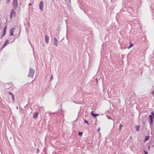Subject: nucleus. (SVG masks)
I'll list each match as a JSON object with an SVG mask.
<instances>
[{"label": "nucleus", "mask_w": 154, "mask_h": 154, "mask_svg": "<svg viewBox=\"0 0 154 154\" xmlns=\"http://www.w3.org/2000/svg\"><path fill=\"white\" fill-rule=\"evenodd\" d=\"M39 7L40 10L43 11V9L44 8V2L43 1H42L39 4Z\"/></svg>", "instance_id": "nucleus-4"}, {"label": "nucleus", "mask_w": 154, "mask_h": 154, "mask_svg": "<svg viewBox=\"0 0 154 154\" xmlns=\"http://www.w3.org/2000/svg\"><path fill=\"white\" fill-rule=\"evenodd\" d=\"M11 1V0H7L6 3L7 4H9Z\"/></svg>", "instance_id": "nucleus-22"}, {"label": "nucleus", "mask_w": 154, "mask_h": 154, "mask_svg": "<svg viewBox=\"0 0 154 154\" xmlns=\"http://www.w3.org/2000/svg\"><path fill=\"white\" fill-rule=\"evenodd\" d=\"M133 46H134L133 44L131 42H130V44H129V46L128 47V49H130V48H131V47H132Z\"/></svg>", "instance_id": "nucleus-16"}, {"label": "nucleus", "mask_w": 154, "mask_h": 154, "mask_svg": "<svg viewBox=\"0 0 154 154\" xmlns=\"http://www.w3.org/2000/svg\"><path fill=\"white\" fill-rule=\"evenodd\" d=\"M148 148L149 150L150 149V146L149 145L148 146Z\"/></svg>", "instance_id": "nucleus-30"}, {"label": "nucleus", "mask_w": 154, "mask_h": 154, "mask_svg": "<svg viewBox=\"0 0 154 154\" xmlns=\"http://www.w3.org/2000/svg\"><path fill=\"white\" fill-rule=\"evenodd\" d=\"M150 138V136H146L145 137V140H144V142H146L147 140H149Z\"/></svg>", "instance_id": "nucleus-15"}, {"label": "nucleus", "mask_w": 154, "mask_h": 154, "mask_svg": "<svg viewBox=\"0 0 154 154\" xmlns=\"http://www.w3.org/2000/svg\"><path fill=\"white\" fill-rule=\"evenodd\" d=\"M143 152L144 154H148V152L143 150Z\"/></svg>", "instance_id": "nucleus-25"}, {"label": "nucleus", "mask_w": 154, "mask_h": 154, "mask_svg": "<svg viewBox=\"0 0 154 154\" xmlns=\"http://www.w3.org/2000/svg\"><path fill=\"white\" fill-rule=\"evenodd\" d=\"M154 144L152 146V147H154Z\"/></svg>", "instance_id": "nucleus-34"}, {"label": "nucleus", "mask_w": 154, "mask_h": 154, "mask_svg": "<svg viewBox=\"0 0 154 154\" xmlns=\"http://www.w3.org/2000/svg\"><path fill=\"white\" fill-rule=\"evenodd\" d=\"M52 79V75H51V79H50L51 80Z\"/></svg>", "instance_id": "nucleus-31"}, {"label": "nucleus", "mask_w": 154, "mask_h": 154, "mask_svg": "<svg viewBox=\"0 0 154 154\" xmlns=\"http://www.w3.org/2000/svg\"><path fill=\"white\" fill-rule=\"evenodd\" d=\"M100 128H99L98 129H97V132H99V131H100Z\"/></svg>", "instance_id": "nucleus-28"}, {"label": "nucleus", "mask_w": 154, "mask_h": 154, "mask_svg": "<svg viewBox=\"0 0 154 154\" xmlns=\"http://www.w3.org/2000/svg\"><path fill=\"white\" fill-rule=\"evenodd\" d=\"M91 115L94 118H96L97 116H98L99 114L97 113H94L93 112V111H92L91 113Z\"/></svg>", "instance_id": "nucleus-6"}, {"label": "nucleus", "mask_w": 154, "mask_h": 154, "mask_svg": "<svg viewBox=\"0 0 154 154\" xmlns=\"http://www.w3.org/2000/svg\"><path fill=\"white\" fill-rule=\"evenodd\" d=\"M84 121L85 123L86 124H87L88 125H89V123L87 121L86 119H84Z\"/></svg>", "instance_id": "nucleus-20"}, {"label": "nucleus", "mask_w": 154, "mask_h": 154, "mask_svg": "<svg viewBox=\"0 0 154 154\" xmlns=\"http://www.w3.org/2000/svg\"><path fill=\"white\" fill-rule=\"evenodd\" d=\"M16 16V12L15 11L14 9H12L11 10L10 18L11 19H12L13 17H15Z\"/></svg>", "instance_id": "nucleus-2"}, {"label": "nucleus", "mask_w": 154, "mask_h": 154, "mask_svg": "<svg viewBox=\"0 0 154 154\" xmlns=\"http://www.w3.org/2000/svg\"><path fill=\"white\" fill-rule=\"evenodd\" d=\"M149 123L150 125V128H151V126L153 124V119H149Z\"/></svg>", "instance_id": "nucleus-8"}, {"label": "nucleus", "mask_w": 154, "mask_h": 154, "mask_svg": "<svg viewBox=\"0 0 154 154\" xmlns=\"http://www.w3.org/2000/svg\"><path fill=\"white\" fill-rule=\"evenodd\" d=\"M96 83L97 84L98 83V80L97 79H96Z\"/></svg>", "instance_id": "nucleus-29"}, {"label": "nucleus", "mask_w": 154, "mask_h": 154, "mask_svg": "<svg viewBox=\"0 0 154 154\" xmlns=\"http://www.w3.org/2000/svg\"><path fill=\"white\" fill-rule=\"evenodd\" d=\"M9 40L8 39H7L6 40V41L5 42L2 48H4L5 46H6L7 45L9 44Z\"/></svg>", "instance_id": "nucleus-9"}, {"label": "nucleus", "mask_w": 154, "mask_h": 154, "mask_svg": "<svg viewBox=\"0 0 154 154\" xmlns=\"http://www.w3.org/2000/svg\"><path fill=\"white\" fill-rule=\"evenodd\" d=\"M107 118L109 119H112L113 120V125H114V123H115V121H114V119H112V118H111V117H109V116H108L107 117Z\"/></svg>", "instance_id": "nucleus-17"}, {"label": "nucleus", "mask_w": 154, "mask_h": 154, "mask_svg": "<svg viewBox=\"0 0 154 154\" xmlns=\"http://www.w3.org/2000/svg\"><path fill=\"white\" fill-rule=\"evenodd\" d=\"M2 33L4 34L5 35L6 33V31L3 30Z\"/></svg>", "instance_id": "nucleus-26"}, {"label": "nucleus", "mask_w": 154, "mask_h": 154, "mask_svg": "<svg viewBox=\"0 0 154 154\" xmlns=\"http://www.w3.org/2000/svg\"><path fill=\"white\" fill-rule=\"evenodd\" d=\"M123 126V125H122L121 124H120L119 125V130L121 131L122 129V127Z\"/></svg>", "instance_id": "nucleus-18"}, {"label": "nucleus", "mask_w": 154, "mask_h": 154, "mask_svg": "<svg viewBox=\"0 0 154 154\" xmlns=\"http://www.w3.org/2000/svg\"><path fill=\"white\" fill-rule=\"evenodd\" d=\"M49 37L46 35L45 36V41L47 43H48L49 42Z\"/></svg>", "instance_id": "nucleus-11"}, {"label": "nucleus", "mask_w": 154, "mask_h": 154, "mask_svg": "<svg viewBox=\"0 0 154 154\" xmlns=\"http://www.w3.org/2000/svg\"><path fill=\"white\" fill-rule=\"evenodd\" d=\"M5 35L2 33L1 36L0 37V39L2 38Z\"/></svg>", "instance_id": "nucleus-21"}, {"label": "nucleus", "mask_w": 154, "mask_h": 154, "mask_svg": "<svg viewBox=\"0 0 154 154\" xmlns=\"http://www.w3.org/2000/svg\"><path fill=\"white\" fill-rule=\"evenodd\" d=\"M17 109H18V107H17Z\"/></svg>", "instance_id": "nucleus-36"}, {"label": "nucleus", "mask_w": 154, "mask_h": 154, "mask_svg": "<svg viewBox=\"0 0 154 154\" xmlns=\"http://www.w3.org/2000/svg\"><path fill=\"white\" fill-rule=\"evenodd\" d=\"M9 94L11 95V98L13 101L14 100V94L11 92H9Z\"/></svg>", "instance_id": "nucleus-13"}, {"label": "nucleus", "mask_w": 154, "mask_h": 154, "mask_svg": "<svg viewBox=\"0 0 154 154\" xmlns=\"http://www.w3.org/2000/svg\"><path fill=\"white\" fill-rule=\"evenodd\" d=\"M15 30V29L14 28H11L10 31V35L13 36Z\"/></svg>", "instance_id": "nucleus-5"}, {"label": "nucleus", "mask_w": 154, "mask_h": 154, "mask_svg": "<svg viewBox=\"0 0 154 154\" xmlns=\"http://www.w3.org/2000/svg\"><path fill=\"white\" fill-rule=\"evenodd\" d=\"M40 152V150H39L38 149H37V150H36V153H39V152Z\"/></svg>", "instance_id": "nucleus-23"}, {"label": "nucleus", "mask_w": 154, "mask_h": 154, "mask_svg": "<svg viewBox=\"0 0 154 154\" xmlns=\"http://www.w3.org/2000/svg\"><path fill=\"white\" fill-rule=\"evenodd\" d=\"M130 139H132V137H129Z\"/></svg>", "instance_id": "nucleus-33"}, {"label": "nucleus", "mask_w": 154, "mask_h": 154, "mask_svg": "<svg viewBox=\"0 0 154 154\" xmlns=\"http://www.w3.org/2000/svg\"><path fill=\"white\" fill-rule=\"evenodd\" d=\"M2 48V47L1 48V49H2L3 48Z\"/></svg>", "instance_id": "nucleus-35"}, {"label": "nucleus", "mask_w": 154, "mask_h": 154, "mask_svg": "<svg viewBox=\"0 0 154 154\" xmlns=\"http://www.w3.org/2000/svg\"><path fill=\"white\" fill-rule=\"evenodd\" d=\"M140 125H136L135 126L136 131H140Z\"/></svg>", "instance_id": "nucleus-14"}, {"label": "nucleus", "mask_w": 154, "mask_h": 154, "mask_svg": "<svg viewBox=\"0 0 154 154\" xmlns=\"http://www.w3.org/2000/svg\"><path fill=\"white\" fill-rule=\"evenodd\" d=\"M152 94L153 96H154V89L153 90V91L152 92Z\"/></svg>", "instance_id": "nucleus-27"}, {"label": "nucleus", "mask_w": 154, "mask_h": 154, "mask_svg": "<svg viewBox=\"0 0 154 154\" xmlns=\"http://www.w3.org/2000/svg\"><path fill=\"white\" fill-rule=\"evenodd\" d=\"M12 4L14 9L16 10L18 7V0H13Z\"/></svg>", "instance_id": "nucleus-3"}, {"label": "nucleus", "mask_w": 154, "mask_h": 154, "mask_svg": "<svg viewBox=\"0 0 154 154\" xmlns=\"http://www.w3.org/2000/svg\"><path fill=\"white\" fill-rule=\"evenodd\" d=\"M7 28V26H5L4 27L3 30L6 31Z\"/></svg>", "instance_id": "nucleus-24"}, {"label": "nucleus", "mask_w": 154, "mask_h": 154, "mask_svg": "<svg viewBox=\"0 0 154 154\" xmlns=\"http://www.w3.org/2000/svg\"><path fill=\"white\" fill-rule=\"evenodd\" d=\"M32 5V4H31V3H29V5H29V6H30V5Z\"/></svg>", "instance_id": "nucleus-32"}, {"label": "nucleus", "mask_w": 154, "mask_h": 154, "mask_svg": "<svg viewBox=\"0 0 154 154\" xmlns=\"http://www.w3.org/2000/svg\"><path fill=\"white\" fill-rule=\"evenodd\" d=\"M54 45H55L56 46H58L57 42H58V40L56 38H54Z\"/></svg>", "instance_id": "nucleus-7"}, {"label": "nucleus", "mask_w": 154, "mask_h": 154, "mask_svg": "<svg viewBox=\"0 0 154 154\" xmlns=\"http://www.w3.org/2000/svg\"><path fill=\"white\" fill-rule=\"evenodd\" d=\"M149 119H154V112L152 111L151 112V114L149 116Z\"/></svg>", "instance_id": "nucleus-10"}, {"label": "nucleus", "mask_w": 154, "mask_h": 154, "mask_svg": "<svg viewBox=\"0 0 154 154\" xmlns=\"http://www.w3.org/2000/svg\"><path fill=\"white\" fill-rule=\"evenodd\" d=\"M38 113L37 112H35L34 113L33 118L35 119H36L38 116Z\"/></svg>", "instance_id": "nucleus-12"}, {"label": "nucleus", "mask_w": 154, "mask_h": 154, "mask_svg": "<svg viewBox=\"0 0 154 154\" xmlns=\"http://www.w3.org/2000/svg\"><path fill=\"white\" fill-rule=\"evenodd\" d=\"M83 132H80V131H79V132H78V135L79 136H82L83 134Z\"/></svg>", "instance_id": "nucleus-19"}, {"label": "nucleus", "mask_w": 154, "mask_h": 154, "mask_svg": "<svg viewBox=\"0 0 154 154\" xmlns=\"http://www.w3.org/2000/svg\"><path fill=\"white\" fill-rule=\"evenodd\" d=\"M34 73L35 70L32 69L31 68H30L28 77L32 78L33 77Z\"/></svg>", "instance_id": "nucleus-1"}]
</instances>
